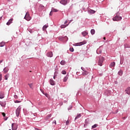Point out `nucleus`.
I'll use <instances>...</instances> for the list:
<instances>
[{
    "instance_id": "f257e3e1",
    "label": "nucleus",
    "mask_w": 130,
    "mask_h": 130,
    "mask_svg": "<svg viewBox=\"0 0 130 130\" xmlns=\"http://www.w3.org/2000/svg\"><path fill=\"white\" fill-rule=\"evenodd\" d=\"M21 109H22V108H21L20 106H19L17 108V109L16 110V115L17 117H19V116H20Z\"/></svg>"
},
{
    "instance_id": "f03ea898",
    "label": "nucleus",
    "mask_w": 130,
    "mask_h": 130,
    "mask_svg": "<svg viewBox=\"0 0 130 130\" xmlns=\"http://www.w3.org/2000/svg\"><path fill=\"white\" fill-rule=\"evenodd\" d=\"M104 61V57H101L99 59L98 64L99 66H100V67H102V63H103V62Z\"/></svg>"
},
{
    "instance_id": "7ed1b4c3",
    "label": "nucleus",
    "mask_w": 130,
    "mask_h": 130,
    "mask_svg": "<svg viewBox=\"0 0 130 130\" xmlns=\"http://www.w3.org/2000/svg\"><path fill=\"white\" fill-rule=\"evenodd\" d=\"M24 19L26 20V21H30L31 18L30 17V14H29V12H26V15L24 17Z\"/></svg>"
},
{
    "instance_id": "20e7f679",
    "label": "nucleus",
    "mask_w": 130,
    "mask_h": 130,
    "mask_svg": "<svg viewBox=\"0 0 130 130\" xmlns=\"http://www.w3.org/2000/svg\"><path fill=\"white\" fill-rule=\"evenodd\" d=\"M122 18L120 16H116L114 18H113V20L114 21H120V20H121Z\"/></svg>"
},
{
    "instance_id": "39448f33",
    "label": "nucleus",
    "mask_w": 130,
    "mask_h": 130,
    "mask_svg": "<svg viewBox=\"0 0 130 130\" xmlns=\"http://www.w3.org/2000/svg\"><path fill=\"white\" fill-rule=\"evenodd\" d=\"M81 70H82V71L84 72L82 73L83 76H87V75L89 74V72H88L87 71H86L85 70V69L83 68V67H81Z\"/></svg>"
},
{
    "instance_id": "423d86ee",
    "label": "nucleus",
    "mask_w": 130,
    "mask_h": 130,
    "mask_svg": "<svg viewBox=\"0 0 130 130\" xmlns=\"http://www.w3.org/2000/svg\"><path fill=\"white\" fill-rule=\"evenodd\" d=\"M86 43H87V42H86V41H84L80 43H78L77 44V46H81V45H84V44H86Z\"/></svg>"
},
{
    "instance_id": "0eeeda50",
    "label": "nucleus",
    "mask_w": 130,
    "mask_h": 130,
    "mask_svg": "<svg viewBox=\"0 0 130 130\" xmlns=\"http://www.w3.org/2000/svg\"><path fill=\"white\" fill-rule=\"evenodd\" d=\"M60 4H61L62 5L66 6V5L68 4V0H61L60 1Z\"/></svg>"
},
{
    "instance_id": "6e6552de",
    "label": "nucleus",
    "mask_w": 130,
    "mask_h": 130,
    "mask_svg": "<svg viewBox=\"0 0 130 130\" xmlns=\"http://www.w3.org/2000/svg\"><path fill=\"white\" fill-rule=\"evenodd\" d=\"M53 55V54L52 53V52H49L47 54V56H48V57H52Z\"/></svg>"
},
{
    "instance_id": "1a4fd4ad",
    "label": "nucleus",
    "mask_w": 130,
    "mask_h": 130,
    "mask_svg": "<svg viewBox=\"0 0 130 130\" xmlns=\"http://www.w3.org/2000/svg\"><path fill=\"white\" fill-rule=\"evenodd\" d=\"M50 84L52 86H54V85H55V82H54V81H53V80H52V79H51L50 80Z\"/></svg>"
},
{
    "instance_id": "9d476101",
    "label": "nucleus",
    "mask_w": 130,
    "mask_h": 130,
    "mask_svg": "<svg viewBox=\"0 0 130 130\" xmlns=\"http://www.w3.org/2000/svg\"><path fill=\"white\" fill-rule=\"evenodd\" d=\"M3 71H4V74H7V73L9 72V68L6 67L5 68H4Z\"/></svg>"
},
{
    "instance_id": "9b49d317",
    "label": "nucleus",
    "mask_w": 130,
    "mask_h": 130,
    "mask_svg": "<svg viewBox=\"0 0 130 130\" xmlns=\"http://www.w3.org/2000/svg\"><path fill=\"white\" fill-rule=\"evenodd\" d=\"M13 23V19H10L8 22L7 23V25H8V26L11 25V24H12Z\"/></svg>"
},
{
    "instance_id": "f8f14e48",
    "label": "nucleus",
    "mask_w": 130,
    "mask_h": 130,
    "mask_svg": "<svg viewBox=\"0 0 130 130\" xmlns=\"http://www.w3.org/2000/svg\"><path fill=\"white\" fill-rule=\"evenodd\" d=\"M125 92L128 95H130V87H128L126 89Z\"/></svg>"
},
{
    "instance_id": "ddd939ff",
    "label": "nucleus",
    "mask_w": 130,
    "mask_h": 130,
    "mask_svg": "<svg viewBox=\"0 0 130 130\" xmlns=\"http://www.w3.org/2000/svg\"><path fill=\"white\" fill-rule=\"evenodd\" d=\"M52 13H56L58 12V10L57 9H54V8H52L51 11Z\"/></svg>"
},
{
    "instance_id": "4468645a",
    "label": "nucleus",
    "mask_w": 130,
    "mask_h": 130,
    "mask_svg": "<svg viewBox=\"0 0 130 130\" xmlns=\"http://www.w3.org/2000/svg\"><path fill=\"white\" fill-rule=\"evenodd\" d=\"M3 98H5V94L4 92H0V99H3Z\"/></svg>"
},
{
    "instance_id": "2eb2a0df",
    "label": "nucleus",
    "mask_w": 130,
    "mask_h": 130,
    "mask_svg": "<svg viewBox=\"0 0 130 130\" xmlns=\"http://www.w3.org/2000/svg\"><path fill=\"white\" fill-rule=\"evenodd\" d=\"M0 105L3 107H5V106H6V102H0Z\"/></svg>"
},
{
    "instance_id": "dca6fc26",
    "label": "nucleus",
    "mask_w": 130,
    "mask_h": 130,
    "mask_svg": "<svg viewBox=\"0 0 130 130\" xmlns=\"http://www.w3.org/2000/svg\"><path fill=\"white\" fill-rule=\"evenodd\" d=\"M68 79H69V75H67L65 77H64L63 80V82H67Z\"/></svg>"
},
{
    "instance_id": "f3484780",
    "label": "nucleus",
    "mask_w": 130,
    "mask_h": 130,
    "mask_svg": "<svg viewBox=\"0 0 130 130\" xmlns=\"http://www.w3.org/2000/svg\"><path fill=\"white\" fill-rule=\"evenodd\" d=\"M115 62H112L110 64V68H113V67H115Z\"/></svg>"
},
{
    "instance_id": "a211bd4d",
    "label": "nucleus",
    "mask_w": 130,
    "mask_h": 130,
    "mask_svg": "<svg viewBox=\"0 0 130 130\" xmlns=\"http://www.w3.org/2000/svg\"><path fill=\"white\" fill-rule=\"evenodd\" d=\"M88 13H89V14H95V11L93 10H89Z\"/></svg>"
},
{
    "instance_id": "6ab92c4d",
    "label": "nucleus",
    "mask_w": 130,
    "mask_h": 130,
    "mask_svg": "<svg viewBox=\"0 0 130 130\" xmlns=\"http://www.w3.org/2000/svg\"><path fill=\"white\" fill-rule=\"evenodd\" d=\"M122 74H123V71H122L121 70H120V71L118 72V75L119 76H122Z\"/></svg>"
},
{
    "instance_id": "aec40b11",
    "label": "nucleus",
    "mask_w": 130,
    "mask_h": 130,
    "mask_svg": "<svg viewBox=\"0 0 130 130\" xmlns=\"http://www.w3.org/2000/svg\"><path fill=\"white\" fill-rule=\"evenodd\" d=\"M67 26H69V24H63L61 25V29H63V28H66V27H67Z\"/></svg>"
},
{
    "instance_id": "412c9836",
    "label": "nucleus",
    "mask_w": 130,
    "mask_h": 130,
    "mask_svg": "<svg viewBox=\"0 0 130 130\" xmlns=\"http://www.w3.org/2000/svg\"><path fill=\"white\" fill-rule=\"evenodd\" d=\"M48 27V25H45L43 27V31H45L46 30V28Z\"/></svg>"
},
{
    "instance_id": "4be33fe9",
    "label": "nucleus",
    "mask_w": 130,
    "mask_h": 130,
    "mask_svg": "<svg viewBox=\"0 0 130 130\" xmlns=\"http://www.w3.org/2000/svg\"><path fill=\"white\" fill-rule=\"evenodd\" d=\"M90 32L92 35H94V34H95V29H92L90 31Z\"/></svg>"
},
{
    "instance_id": "5701e85b",
    "label": "nucleus",
    "mask_w": 130,
    "mask_h": 130,
    "mask_svg": "<svg viewBox=\"0 0 130 130\" xmlns=\"http://www.w3.org/2000/svg\"><path fill=\"white\" fill-rule=\"evenodd\" d=\"M82 34L83 36L85 37L86 35H88V32H87L86 31H83V32H82Z\"/></svg>"
},
{
    "instance_id": "b1692460",
    "label": "nucleus",
    "mask_w": 130,
    "mask_h": 130,
    "mask_svg": "<svg viewBox=\"0 0 130 130\" xmlns=\"http://www.w3.org/2000/svg\"><path fill=\"white\" fill-rule=\"evenodd\" d=\"M60 64H61V66H64L66 64V61L64 60L61 61Z\"/></svg>"
},
{
    "instance_id": "393cba45",
    "label": "nucleus",
    "mask_w": 130,
    "mask_h": 130,
    "mask_svg": "<svg viewBox=\"0 0 130 130\" xmlns=\"http://www.w3.org/2000/svg\"><path fill=\"white\" fill-rule=\"evenodd\" d=\"M14 125H15V124L12 123V130H17V128L14 127Z\"/></svg>"
},
{
    "instance_id": "a878e982",
    "label": "nucleus",
    "mask_w": 130,
    "mask_h": 130,
    "mask_svg": "<svg viewBox=\"0 0 130 130\" xmlns=\"http://www.w3.org/2000/svg\"><path fill=\"white\" fill-rule=\"evenodd\" d=\"M3 46H5V42H2L0 43V47H3Z\"/></svg>"
},
{
    "instance_id": "bb28decb",
    "label": "nucleus",
    "mask_w": 130,
    "mask_h": 130,
    "mask_svg": "<svg viewBox=\"0 0 130 130\" xmlns=\"http://www.w3.org/2000/svg\"><path fill=\"white\" fill-rule=\"evenodd\" d=\"M81 116H82L81 114H79L77 115V117L75 118V120L78 119V118H79V117H81Z\"/></svg>"
},
{
    "instance_id": "cd10ccee",
    "label": "nucleus",
    "mask_w": 130,
    "mask_h": 130,
    "mask_svg": "<svg viewBox=\"0 0 130 130\" xmlns=\"http://www.w3.org/2000/svg\"><path fill=\"white\" fill-rule=\"evenodd\" d=\"M9 78V74L6 75L5 76V80H8V78Z\"/></svg>"
},
{
    "instance_id": "c85d7f7f",
    "label": "nucleus",
    "mask_w": 130,
    "mask_h": 130,
    "mask_svg": "<svg viewBox=\"0 0 130 130\" xmlns=\"http://www.w3.org/2000/svg\"><path fill=\"white\" fill-rule=\"evenodd\" d=\"M61 74H62V75H66L67 74V72L64 70L62 71Z\"/></svg>"
},
{
    "instance_id": "c756f323",
    "label": "nucleus",
    "mask_w": 130,
    "mask_h": 130,
    "mask_svg": "<svg viewBox=\"0 0 130 130\" xmlns=\"http://www.w3.org/2000/svg\"><path fill=\"white\" fill-rule=\"evenodd\" d=\"M70 50L71 52H74V48H70Z\"/></svg>"
},
{
    "instance_id": "7c9ffc66",
    "label": "nucleus",
    "mask_w": 130,
    "mask_h": 130,
    "mask_svg": "<svg viewBox=\"0 0 130 130\" xmlns=\"http://www.w3.org/2000/svg\"><path fill=\"white\" fill-rule=\"evenodd\" d=\"M66 123V125H69V123H70V120H67Z\"/></svg>"
},
{
    "instance_id": "2f4dec72",
    "label": "nucleus",
    "mask_w": 130,
    "mask_h": 130,
    "mask_svg": "<svg viewBox=\"0 0 130 130\" xmlns=\"http://www.w3.org/2000/svg\"><path fill=\"white\" fill-rule=\"evenodd\" d=\"M28 85L29 86L30 88H32L33 87V84H28Z\"/></svg>"
},
{
    "instance_id": "473e14b6",
    "label": "nucleus",
    "mask_w": 130,
    "mask_h": 130,
    "mask_svg": "<svg viewBox=\"0 0 130 130\" xmlns=\"http://www.w3.org/2000/svg\"><path fill=\"white\" fill-rule=\"evenodd\" d=\"M97 126V125L96 124H94V125L92 126V128H95V127H96Z\"/></svg>"
},
{
    "instance_id": "72a5a7b5",
    "label": "nucleus",
    "mask_w": 130,
    "mask_h": 130,
    "mask_svg": "<svg viewBox=\"0 0 130 130\" xmlns=\"http://www.w3.org/2000/svg\"><path fill=\"white\" fill-rule=\"evenodd\" d=\"M2 114L3 116H4V117H5L6 116V113H2Z\"/></svg>"
},
{
    "instance_id": "f704fd0d",
    "label": "nucleus",
    "mask_w": 130,
    "mask_h": 130,
    "mask_svg": "<svg viewBox=\"0 0 130 130\" xmlns=\"http://www.w3.org/2000/svg\"><path fill=\"white\" fill-rule=\"evenodd\" d=\"M20 102H21L19 101H15V103H20Z\"/></svg>"
},
{
    "instance_id": "c9c22d12",
    "label": "nucleus",
    "mask_w": 130,
    "mask_h": 130,
    "mask_svg": "<svg viewBox=\"0 0 130 130\" xmlns=\"http://www.w3.org/2000/svg\"><path fill=\"white\" fill-rule=\"evenodd\" d=\"M57 74H58L57 72H55L54 73V76H57Z\"/></svg>"
},
{
    "instance_id": "e433bc0d",
    "label": "nucleus",
    "mask_w": 130,
    "mask_h": 130,
    "mask_svg": "<svg viewBox=\"0 0 130 130\" xmlns=\"http://www.w3.org/2000/svg\"><path fill=\"white\" fill-rule=\"evenodd\" d=\"M56 77H57V76H56V75H54V76H53V79H54V80H55V79H56Z\"/></svg>"
},
{
    "instance_id": "4c0bfd02",
    "label": "nucleus",
    "mask_w": 130,
    "mask_h": 130,
    "mask_svg": "<svg viewBox=\"0 0 130 130\" xmlns=\"http://www.w3.org/2000/svg\"><path fill=\"white\" fill-rule=\"evenodd\" d=\"M2 74H0V82L1 81H2Z\"/></svg>"
},
{
    "instance_id": "58836bf2",
    "label": "nucleus",
    "mask_w": 130,
    "mask_h": 130,
    "mask_svg": "<svg viewBox=\"0 0 130 130\" xmlns=\"http://www.w3.org/2000/svg\"><path fill=\"white\" fill-rule=\"evenodd\" d=\"M53 123H55V124H56V120H54L53 121Z\"/></svg>"
},
{
    "instance_id": "ea45409f",
    "label": "nucleus",
    "mask_w": 130,
    "mask_h": 130,
    "mask_svg": "<svg viewBox=\"0 0 130 130\" xmlns=\"http://www.w3.org/2000/svg\"><path fill=\"white\" fill-rule=\"evenodd\" d=\"M50 16H52V12H50Z\"/></svg>"
},
{
    "instance_id": "a19ab883",
    "label": "nucleus",
    "mask_w": 130,
    "mask_h": 130,
    "mask_svg": "<svg viewBox=\"0 0 130 130\" xmlns=\"http://www.w3.org/2000/svg\"><path fill=\"white\" fill-rule=\"evenodd\" d=\"M67 23H68V21H67V20H66V21H65V22H64V24H67Z\"/></svg>"
},
{
    "instance_id": "79ce46f5",
    "label": "nucleus",
    "mask_w": 130,
    "mask_h": 130,
    "mask_svg": "<svg viewBox=\"0 0 130 130\" xmlns=\"http://www.w3.org/2000/svg\"><path fill=\"white\" fill-rule=\"evenodd\" d=\"M104 40H106V38L104 37Z\"/></svg>"
},
{
    "instance_id": "37998d69",
    "label": "nucleus",
    "mask_w": 130,
    "mask_h": 130,
    "mask_svg": "<svg viewBox=\"0 0 130 130\" xmlns=\"http://www.w3.org/2000/svg\"><path fill=\"white\" fill-rule=\"evenodd\" d=\"M49 117H51V115H49Z\"/></svg>"
},
{
    "instance_id": "c03bdc74",
    "label": "nucleus",
    "mask_w": 130,
    "mask_h": 130,
    "mask_svg": "<svg viewBox=\"0 0 130 130\" xmlns=\"http://www.w3.org/2000/svg\"><path fill=\"white\" fill-rule=\"evenodd\" d=\"M15 98H17V95H14Z\"/></svg>"
},
{
    "instance_id": "a18cd8bd",
    "label": "nucleus",
    "mask_w": 130,
    "mask_h": 130,
    "mask_svg": "<svg viewBox=\"0 0 130 130\" xmlns=\"http://www.w3.org/2000/svg\"><path fill=\"white\" fill-rule=\"evenodd\" d=\"M1 62H3V61H2H2H0V63H1Z\"/></svg>"
},
{
    "instance_id": "49530a36",
    "label": "nucleus",
    "mask_w": 130,
    "mask_h": 130,
    "mask_svg": "<svg viewBox=\"0 0 130 130\" xmlns=\"http://www.w3.org/2000/svg\"><path fill=\"white\" fill-rule=\"evenodd\" d=\"M9 130H11V129H10Z\"/></svg>"
}]
</instances>
